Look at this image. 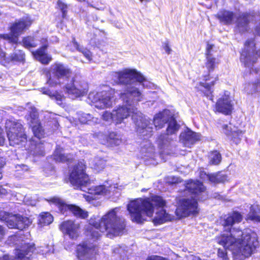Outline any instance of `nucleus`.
<instances>
[{
	"instance_id": "nucleus-2",
	"label": "nucleus",
	"mask_w": 260,
	"mask_h": 260,
	"mask_svg": "<svg viewBox=\"0 0 260 260\" xmlns=\"http://www.w3.org/2000/svg\"><path fill=\"white\" fill-rule=\"evenodd\" d=\"M116 208L112 209L98 221H94L86 228L85 233L92 239L98 240L106 232L107 236H118L126 231V221L117 215Z\"/></svg>"
},
{
	"instance_id": "nucleus-44",
	"label": "nucleus",
	"mask_w": 260,
	"mask_h": 260,
	"mask_svg": "<svg viewBox=\"0 0 260 260\" xmlns=\"http://www.w3.org/2000/svg\"><path fill=\"white\" fill-rule=\"evenodd\" d=\"M252 84L251 92L252 93L260 92V79L256 80L252 83Z\"/></svg>"
},
{
	"instance_id": "nucleus-37",
	"label": "nucleus",
	"mask_w": 260,
	"mask_h": 260,
	"mask_svg": "<svg viewBox=\"0 0 260 260\" xmlns=\"http://www.w3.org/2000/svg\"><path fill=\"white\" fill-rule=\"evenodd\" d=\"M29 224L30 221L28 217L17 215L16 229H18L20 231L23 230L28 228Z\"/></svg>"
},
{
	"instance_id": "nucleus-57",
	"label": "nucleus",
	"mask_w": 260,
	"mask_h": 260,
	"mask_svg": "<svg viewBox=\"0 0 260 260\" xmlns=\"http://www.w3.org/2000/svg\"><path fill=\"white\" fill-rule=\"evenodd\" d=\"M74 46L76 49L79 51V49H83V48L80 47V44L76 41H73Z\"/></svg>"
},
{
	"instance_id": "nucleus-7",
	"label": "nucleus",
	"mask_w": 260,
	"mask_h": 260,
	"mask_svg": "<svg viewBox=\"0 0 260 260\" xmlns=\"http://www.w3.org/2000/svg\"><path fill=\"white\" fill-rule=\"evenodd\" d=\"M5 131L11 146H15L27 142V136L25 128L20 123L7 120L5 123Z\"/></svg>"
},
{
	"instance_id": "nucleus-15",
	"label": "nucleus",
	"mask_w": 260,
	"mask_h": 260,
	"mask_svg": "<svg viewBox=\"0 0 260 260\" xmlns=\"http://www.w3.org/2000/svg\"><path fill=\"white\" fill-rule=\"evenodd\" d=\"M43 45L35 51H32L34 57L43 64H48L52 60V57L48 54L47 50L49 47L46 38H42Z\"/></svg>"
},
{
	"instance_id": "nucleus-51",
	"label": "nucleus",
	"mask_w": 260,
	"mask_h": 260,
	"mask_svg": "<svg viewBox=\"0 0 260 260\" xmlns=\"http://www.w3.org/2000/svg\"><path fill=\"white\" fill-rule=\"evenodd\" d=\"M214 47L213 44H210L209 43H207L206 48V52H205V56H211V50Z\"/></svg>"
},
{
	"instance_id": "nucleus-47",
	"label": "nucleus",
	"mask_w": 260,
	"mask_h": 260,
	"mask_svg": "<svg viewBox=\"0 0 260 260\" xmlns=\"http://www.w3.org/2000/svg\"><path fill=\"white\" fill-rule=\"evenodd\" d=\"M224 250H222L219 248L217 251V255L223 260H228L229 259V257L226 252L227 249H225L224 248Z\"/></svg>"
},
{
	"instance_id": "nucleus-33",
	"label": "nucleus",
	"mask_w": 260,
	"mask_h": 260,
	"mask_svg": "<svg viewBox=\"0 0 260 260\" xmlns=\"http://www.w3.org/2000/svg\"><path fill=\"white\" fill-rule=\"evenodd\" d=\"M40 91L43 94L49 96L52 99H55L57 102H62L63 96L57 91L52 92L48 88L43 87L40 88Z\"/></svg>"
},
{
	"instance_id": "nucleus-45",
	"label": "nucleus",
	"mask_w": 260,
	"mask_h": 260,
	"mask_svg": "<svg viewBox=\"0 0 260 260\" xmlns=\"http://www.w3.org/2000/svg\"><path fill=\"white\" fill-rule=\"evenodd\" d=\"M199 171V176L203 180H209V174H207L203 168H200Z\"/></svg>"
},
{
	"instance_id": "nucleus-49",
	"label": "nucleus",
	"mask_w": 260,
	"mask_h": 260,
	"mask_svg": "<svg viewBox=\"0 0 260 260\" xmlns=\"http://www.w3.org/2000/svg\"><path fill=\"white\" fill-rule=\"evenodd\" d=\"M221 128L224 133L227 136L230 135V134L233 132L231 131V129L229 127L228 124H222L221 125Z\"/></svg>"
},
{
	"instance_id": "nucleus-20",
	"label": "nucleus",
	"mask_w": 260,
	"mask_h": 260,
	"mask_svg": "<svg viewBox=\"0 0 260 260\" xmlns=\"http://www.w3.org/2000/svg\"><path fill=\"white\" fill-rule=\"evenodd\" d=\"M36 249L35 244L25 243L19 248L15 249V256L13 260H22L27 255H31Z\"/></svg>"
},
{
	"instance_id": "nucleus-61",
	"label": "nucleus",
	"mask_w": 260,
	"mask_h": 260,
	"mask_svg": "<svg viewBox=\"0 0 260 260\" xmlns=\"http://www.w3.org/2000/svg\"><path fill=\"white\" fill-rule=\"evenodd\" d=\"M5 142V139L3 136L2 133L0 132V145H3Z\"/></svg>"
},
{
	"instance_id": "nucleus-54",
	"label": "nucleus",
	"mask_w": 260,
	"mask_h": 260,
	"mask_svg": "<svg viewBox=\"0 0 260 260\" xmlns=\"http://www.w3.org/2000/svg\"><path fill=\"white\" fill-rule=\"evenodd\" d=\"M6 60V53L0 48V60L1 61H5Z\"/></svg>"
},
{
	"instance_id": "nucleus-1",
	"label": "nucleus",
	"mask_w": 260,
	"mask_h": 260,
	"mask_svg": "<svg viewBox=\"0 0 260 260\" xmlns=\"http://www.w3.org/2000/svg\"><path fill=\"white\" fill-rule=\"evenodd\" d=\"M243 218L242 214L238 211H233L225 215L221 225L224 232L229 234H221L216 237V240L225 249L232 250L238 255L248 257L255 250L258 241L255 236L249 233L233 227L234 224L240 223Z\"/></svg>"
},
{
	"instance_id": "nucleus-52",
	"label": "nucleus",
	"mask_w": 260,
	"mask_h": 260,
	"mask_svg": "<svg viewBox=\"0 0 260 260\" xmlns=\"http://www.w3.org/2000/svg\"><path fill=\"white\" fill-rule=\"evenodd\" d=\"M163 48L166 51L168 54H170L171 53L172 50L170 47L169 42H165L163 45Z\"/></svg>"
},
{
	"instance_id": "nucleus-19",
	"label": "nucleus",
	"mask_w": 260,
	"mask_h": 260,
	"mask_svg": "<svg viewBox=\"0 0 260 260\" xmlns=\"http://www.w3.org/2000/svg\"><path fill=\"white\" fill-rule=\"evenodd\" d=\"M254 17V15L250 12H243L240 14L236 20V28L240 33L247 31L250 20Z\"/></svg>"
},
{
	"instance_id": "nucleus-12",
	"label": "nucleus",
	"mask_w": 260,
	"mask_h": 260,
	"mask_svg": "<svg viewBox=\"0 0 260 260\" xmlns=\"http://www.w3.org/2000/svg\"><path fill=\"white\" fill-rule=\"evenodd\" d=\"M76 256L78 260H96L99 254V245L83 241L76 246Z\"/></svg>"
},
{
	"instance_id": "nucleus-43",
	"label": "nucleus",
	"mask_w": 260,
	"mask_h": 260,
	"mask_svg": "<svg viewBox=\"0 0 260 260\" xmlns=\"http://www.w3.org/2000/svg\"><path fill=\"white\" fill-rule=\"evenodd\" d=\"M17 215L11 216L6 220L7 225L10 229H16Z\"/></svg>"
},
{
	"instance_id": "nucleus-22",
	"label": "nucleus",
	"mask_w": 260,
	"mask_h": 260,
	"mask_svg": "<svg viewBox=\"0 0 260 260\" xmlns=\"http://www.w3.org/2000/svg\"><path fill=\"white\" fill-rule=\"evenodd\" d=\"M126 105L119 106L115 111L114 115L116 119L119 122L128 117L132 113L134 112V108L131 104L126 103Z\"/></svg>"
},
{
	"instance_id": "nucleus-16",
	"label": "nucleus",
	"mask_w": 260,
	"mask_h": 260,
	"mask_svg": "<svg viewBox=\"0 0 260 260\" xmlns=\"http://www.w3.org/2000/svg\"><path fill=\"white\" fill-rule=\"evenodd\" d=\"M185 189L196 198H198L207 190L204 183L199 180L189 179L185 183Z\"/></svg>"
},
{
	"instance_id": "nucleus-40",
	"label": "nucleus",
	"mask_w": 260,
	"mask_h": 260,
	"mask_svg": "<svg viewBox=\"0 0 260 260\" xmlns=\"http://www.w3.org/2000/svg\"><path fill=\"white\" fill-rule=\"evenodd\" d=\"M25 54L24 52L19 50L17 52L13 53L11 56V60L12 61L24 62L25 61Z\"/></svg>"
},
{
	"instance_id": "nucleus-53",
	"label": "nucleus",
	"mask_w": 260,
	"mask_h": 260,
	"mask_svg": "<svg viewBox=\"0 0 260 260\" xmlns=\"http://www.w3.org/2000/svg\"><path fill=\"white\" fill-rule=\"evenodd\" d=\"M20 236H19V235L17 233H16L15 234L11 236L9 238H10V240L15 243V244H17L16 243H15V241L16 240H17L18 239V238H19Z\"/></svg>"
},
{
	"instance_id": "nucleus-17",
	"label": "nucleus",
	"mask_w": 260,
	"mask_h": 260,
	"mask_svg": "<svg viewBox=\"0 0 260 260\" xmlns=\"http://www.w3.org/2000/svg\"><path fill=\"white\" fill-rule=\"evenodd\" d=\"M234 110L233 104L228 96H224L219 98L215 105L214 111L225 115H230Z\"/></svg>"
},
{
	"instance_id": "nucleus-24",
	"label": "nucleus",
	"mask_w": 260,
	"mask_h": 260,
	"mask_svg": "<svg viewBox=\"0 0 260 260\" xmlns=\"http://www.w3.org/2000/svg\"><path fill=\"white\" fill-rule=\"evenodd\" d=\"M215 17L220 23L229 25L233 22L235 14L233 11L222 9L216 14Z\"/></svg>"
},
{
	"instance_id": "nucleus-26",
	"label": "nucleus",
	"mask_w": 260,
	"mask_h": 260,
	"mask_svg": "<svg viewBox=\"0 0 260 260\" xmlns=\"http://www.w3.org/2000/svg\"><path fill=\"white\" fill-rule=\"evenodd\" d=\"M31 128L34 136L39 140L45 137V130L43 128L41 122L38 117L34 116L30 120Z\"/></svg>"
},
{
	"instance_id": "nucleus-62",
	"label": "nucleus",
	"mask_w": 260,
	"mask_h": 260,
	"mask_svg": "<svg viewBox=\"0 0 260 260\" xmlns=\"http://www.w3.org/2000/svg\"><path fill=\"white\" fill-rule=\"evenodd\" d=\"M259 71V70L257 68H254V69H250V73H251L253 72H254L255 73H257Z\"/></svg>"
},
{
	"instance_id": "nucleus-30",
	"label": "nucleus",
	"mask_w": 260,
	"mask_h": 260,
	"mask_svg": "<svg viewBox=\"0 0 260 260\" xmlns=\"http://www.w3.org/2000/svg\"><path fill=\"white\" fill-rule=\"evenodd\" d=\"M227 175L223 174L220 171L209 174V181L213 184L223 183L228 180Z\"/></svg>"
},
{
	"instance_id": "nucleus-32",
	"label": "nucleus",
	"mask_w": 260,
	"mask_h": 260,
	"mask_svg": "<svg viewBox=\"0 0 260 260\" xmlns=\"http://www.w3.org/2000/svg\"><path fill=\"white\" fill-rule=\"evenodd\" d=\"M168 118L166 119L164 113L159 112L157 113L153 119V123L155 127L157 129H160L164 127L166 123L168 122Z\"/></svg>"
},
{
	"instance_id": "nucleus-14",
	"label": "nucleus",
	"mask_w": 260,
	"mask_h": 260,
	"mask_svg": "<svg viewBox=\"0 0 260 260\" xmlns=\"http://www.w3.org/2000/svg\"><path fill=\"white\" fill-rule=\"evenodd\" d=\"M66 93L73 98H78L85 95L88 92L86 86L79 83H75V79L72 78L70 83H68L64 86Z\"/></svg>"
},
{
	"instance_id": "nucleus-5",
	"label": "nucleus",
	"mask_w": 260,
	"mask_h": 260,
	"mask_svg": "<svg viewBox=\"0 0 260 260\" xmlns=\"http://www.w3.org/2000/svg\"><path fill=\"white\" fill-rule=\"evenodd\" d=\"M33 21V20L29 16L22 17L14 21L9 27L10 34H1L0 38L8 41L11 44H18L19 37L29 29Z\"/></svg>"
},
{
	"instance_id": "nucleus-31",
	"label": "nucleus",
	"mask_w": 260,
	"mask_h": 260,
	"mask_svg": "<svg viewBox=\"0 0 260 260\" xmlns=\"http://www.w3.org/2000/svg\"><path fill=\"white\" fill-rule=\"evenodd\" d=\"M21 44L23 47L27 49L35 48L38 45V44L36 43V37L31 35L23 37Z\"/></svg>"
},
{
	"instance_id": "nucleus-25",
	"label": "nucleus",
	"mask_w": 260,
	"mask_h": 260,
	"mask_svg": "<svg viewBox=\"0 0 260 260\" xmlns=\"http://www.w3.org/2000/svg\"><path fill=\"white\" fill-rule=\"evenodd\" d=\"M180 140L185 146H190L199 140L197 133L191 130L182 133L180 136Z\"/></svg>"
},
{
	"instance_id": "nucleus-4",
	"label": "nucleus",
	"mask_w": 260,
	"mask_h": 260,
	"mask_svg": "<svg viewBox=\"0 0 260 260\" xmlns=\"http://www.w3.org/2000/svg\"><path fill=\"white\" fill-rule=\"evenodd\" d=\"M166 205V202L162 197L153 195L131 201L127 205V209L133 222L142 223L146 220L145 216H153L155 207L163 208Z\"/></svg>"
},
{
	"instance_id": "nucleus-18",
	"label": "nucleus",
	"mask_w": 260,
	"mask_h": 260,
	"mask_svg": "<svg viewBox=\"0 0 260 260\" xmlns=\"http://www.w3.org/2000/svg\"><path fill=\"white\" fill-rule=\"evenodd\" d=\"M112 98V96L109 91H102L96 93L94 95L92 102L94 104V106L96 108L103 109L111 106Z\"/></svg>"
},
{
	"instance_id": "nucleus-9",
	"label": "nucleus",
	"mask_w": 260,
	"mask_h": 260,
	"mask_svg": "<svg viewBox=\"0 0 260 260\" xmlns=\"http://www.w3.org/2000/svg\"><path fill=\"white\" fill-rule=\"evenodd\" d=\"M86 166L84 162L79 161L73 166L70 172L69 180L73 186L81 189L90 182L89 175L86 173Z\"/></svg>"
},
{
	"instance_id": "nucleus-8",
	"label": "nucleus",
	"mask_w": 260,
	"mask_h": 260,
	"mask_svg": "<svg viewBox=\"0 0 260 260\" xmlns=\"http://www.w3.org/2000/svg\"><path fill=\"white\" fill-rule=\"evenodd\" d=\"M243 45L244 48L240 52V61L244 67H252L260 57V48L256 49V43L254 38L246 40Z\"/></svg>"
},
{
	"instance_id": "nucleus-48",
	"label": "nucleus",
	"mask_w": 260,
	"mask_h": 260,
	"mask_svg": "<svg viewBox=\"0 0 260 260\" xmlns=\"http://www.w3.org/2000/svg\"><path fill=\"white\" fill-rule=\"evenodd\" d=\"M79 51L81 52L88 60H90L92 59V54L90 50L87 48L79 49Z\"/></svg>"
},
{
	"instance_id": "nucleus-42",
	"label": "nucleus",
	"mask_w": 260,
	"mask_h": 260,
	"mask_svg": "<svg viewBox=\"0 0 260 260\" xmlns=\"http://www.w3.org/2000/svg\"><path fill=\"white\" fill-rule=\"evenodd\" d=\"M107 143L110 145H117L119 144V140L117 138V135L114 132L110 133L106 137Z\"/></svg>"
},
{
	"instance_id": "nucleus-28",
	"label": "nucleus",
	"mask_w": 260,
	"mask_h": 260,
	"mask_svg": "<svg viewBox=\"0 0 260 260\" xmlns=\"http://www.w3.org/2000/svg\"><path fill=\"white\" fill-rule=\"evenodd\" d=\"M173 219V215L169 214L167 213L166 210L161 209L156 213L155 216L153 219V221L154 224L158 225L171 221Z\"/></svg>"
},
{
	"instance_id": "nucleus-58",
	"label": "nucleus",
	"mask_w": 260,
	"mask_h": 260,
	"mask_svg": "<svg viewBox=\"0 0 260 260\" xmlns=\"http://www.w3.org/2000/svg\"><path fill=\"white\" fill-rule=\"evenodd\" d=\"M74 46L76 49L79 51V49H83V48L80 47V44L76 41H73Z\"/></svg>"
},
{
	"instance_id": "nucleus-13",
	"label": "nucleus",
	"mask_w": 260,
	"mask_h": 260,
	"mask_svg": "<svg viewBox=\"0 0 260 260\" xmlns=\"http://www.w3.org/2000/svg\"><path fill=\"white\" fill-rule=\"evenodd\" d=\"M59 229L64 236L73 240H77L80 236L81 225L75 220L68 219L61 222Z\"/></svg>"
},
{
	"instance_id": "nucleus-50",
	"label": "nucleus",
	"mask_w": 260,
	"mask_h": 260,
	"mask_svg": "<svg viewBox=\"0 0 260 260\" xmlns=\"http://www.w3.org/2000/svg\"><path fill=\"white\" fill-rule=\"evenodd\" d=\"M94 190L95 194H100L105 192V187L104 185L95 186Z\"/></svg>"
},
{
	"instance_id": "nucleus-35",
	"label": "nucleus",
	"mask_w": 260,
	"mask_h": 260,
	"mask_svg": "<svg viewBox=\"0 0 260 260\" xmlns=\"http://www.w3.org/2000/svg\"><path fill=\"white\" fill-rule=\"evenodd\" d=\"M53 160L57 162H70L72 159L68 157V155L63 153L59 149H56L53 154Z\"/></svg>"
},
{
	"instance_id": "nucleus-46",
	"label": "nucleus",
	"mask_w": 260,
	"mask_h": 260,
	"mask_svg": "<svg viewBox=\"0 0 260 260\" xmlns=\"http://www.w3.org/2000/svg\"><path fill=\"white\" fill-rule=\"evenodd\" d=\"M93 168L97 171L103 170L105 167L104 161L102 160H98L93 164Z\"/></svg>"
},
{
	"instance_id": "nucleus-23",
	"label": "nucleus",
	"mask_w": 260,
	"mask_h": 260,
	"mask_svg": "<svg viewBox=\"0 0 260 260\" xmlns=\"http://www.w3.org/2000/svg\"><path fill=\"white\" fill-rule=\"evenodd\" d=\"M56 6V8L59 9L61 13V19H59V17L55 18L56 26L58 27L62 28L66 26L64 19H67L68 5L62 0H57Z\"/></svg>"
},
{
	"instance_id": "nucleus-59",
	"label": "nucleus",
	"mask_w": 260,
	"mask_h": 260,
	"mask_svg": "<svg viewBox=\"0 0 260 260\" xmlns=\"http://www.w3.org/2000/svg\"><path fill=\"white\" fill-rule=\"evenodd\" d=\"M7 193V190L6 189L3 187L2 185H0V196L4 195Z\"/></svg>"
},
{
	"instance_id": "nucleus-55",
	"label": "nucleus",
	"mask_w": 260,
	"mask_h": 260,
	"mask_svg": "<svg viewBox=\"0 0 260 260\" xmlns=\"http://www.w3.org/2000/svg\"><path fill=\"white\" fill-rule=\"evenodd\" d=\"M5 234L4 228L2 225H0V241L4 238Z\"/></svg>"
},
{
	"instance_id": "nucleus-6",
	"label": "nucleus",
	"mask_w": 260,
	"mask_h": 260,
	"mask_svg": "<svg viewBox=\"0 0 260 260\" xmlns=\"http://www.w3.org/2000/svg\"><path fill=\"white\" fill-rule=\"evenodd\" d=\"M43 73L47 78L46 83L50 87H56L60 85L61 78H69L72 72L63 63L55 62L50 69H45Z\"/></svg>"
},
{
	"instance_id": "nucleus-56",
	"label": "nucleus",
	"mask_w": 260,
	"mask_h": 260,
	"mask_svg": "<svg viewBox=\"0 0 260 260\" xmlns=\"http://www.w3.org/2000/svg\"><path fill=\"white\" fill-rule=\"evenodd\" d=\"M74 46L76 49L79 51V49H83V48L80 47V44L76 41H73Z\"/></svg>"
},
{
	"instance_id": "nucleus-39",
	"label": "nucleus",
	"mask_w": 260,
	"mask_h": 260,
	"mask_svg": "<svg viewBox=\"0 0 260 260\" xmlns=\"http://www.w3.org/2000/svg\"><path fill=\"white\" fill-rule=\"evenodd\" d=\"M167 135V133L161 134L157 137L156 141L159 149H164L169 143Z\"/></svg>"
},
{
	"instance_id": "nucleus-27",
	"label": "nucleus",
	"mask_w": 260,
	"mask_h": 260,
	"mask_svg": "<svg viewBox=\"0 0 260 260\" xmlns=\"http://www.w3.org/2000/svg\"><path fill=\"white\" fill-rule=\"evenodd\" d=\"M247 222L253 221L260 223V205L257 204L251 205L248 213L245 217Z\"/></svg>"
},
{
	"instance_id": "nucleus-21",
	"label": "nucleus",
	"mask_w": 260,
	"mask_h": 260,
	"mask_svg": "<svg viewBox=\"0 0 260 260\" xmlns=\"http://www.w3.org/2000/svg\"><path fill=\"white\" fill-rule=\"evenodd\" d=\"M203 80L204 82H200L199 85L202 87H204L206 89V91L203 92L204 96L208 97L212 94L213 90L212 89V87L214 86L216 82L219 80V77L218 75H216L214 80L209 83L207 82L210 80L213 77L211 76L210 73L208 72L207 74L203 76Z\"/></svg>"
},
{
	"instance_id": "nucleus-11",
	"label": "nucleus",
	"mask_w": 260,
	"mask_h": 260,
	"mask_svg": "<svg viewBox=\"0 0 260 260\" xmlns=\"http://www.w3.org/2000/svg\"><path fill=\"white\" fill-rule=\"evenodd\" d=\"M48 202L56 206L60 213L67 215L68 212H70L77 218L86 219L88 216L87 211L81 209L75 204H68L59 198L54 197L51 198Z\"/></svg>"
},
{
	"instance_id": "nucleus-64",
	"label": "nucleus",
	"mask_w": 260,
	"mask_h": 260,
	"mask_svg": "<svg viewBox=\"0 0 260 260\" xmlns=\"http://www.w3.org/2000/svg\"><path fill=\"white\" fill-rule=\"evenodd\" d=\"M151 0H139V1L141 3H148L149 2H150Z\"/></svg>"
},
{
	"instance_id": "nucleus-60",
	"label": "nucleus",
	"mask_w": 260,
	"mask_h": 260,
	"mask_svg": "<svg viewBox=\"0 0 260 260\" xmlns=\"http://www.w3.org/2000/svg\"><path fill=\"white\" fill-rule=\"evenodd\" d=\"M256 35L260 36V25H257L254 28Z\"/></svg>"
},
{
	"instance_id": "nucleus-3",
	"label": "nucleus",
	"mask_w": 260,
	"mask_h": 260,
	"mask_svg": "<svg viewBox=\"0 0 260 260\" xmlns=\"http://www.w3.org/2000/svg\"><path fill=\"white\" fill-rule=\"evenodd\" d=\"M117 83L119 85L126 86L123 92L119 96L126 103H138L143 99V95L140 90L131 85L134 82L140 84L147 81L146 78L140 72L134 69H124L122 71L117 72Z\"/></svg>"
},
{
	"instance_id": "nucleus-34",
	"label": "nucleus",
	"mask_w": 260,
	"mask_h": 260,
	"mask_svg": "<svg viewBox=\"0 0 260 260\" xmlns=\"http://www.w3.org/2000/svg\"><path fill=\"white\" fill-rule=\"evenodd\" d=\"M53 217L49 212H44L41 214L38 219V224L41 226L48 225L53 222Z\"/></svg>"
},
{
	"instance_id": "nucleus-63",
	"label": "nucleus",
	"mask_w": 260,
	"mask_h": 260,
	"mask_svg": "<svg viewBox=\"0 0 260 260\" xmlns=\"http://www.w3.org/2000/svg\"><path fill=\"white\" fill-rule=\"evenodd\" d=\"M83 116H82V117L79 119L80 122H81V123H84V124L86 123L87 122V121H86V120H85L83 119Z\"/></svg>"
},
{
	"instance_id": "nucleus-29",
	"label": "nucleus",
	"mask_w": 260,
	"mask_h": 260,
	"mask_svg": "<svg viewBox=\"0 0 260 260\" xmlns=\"http://www.w3.org/2000/svg\"><path fill=\"white\" fill-rule=\"evenodd\" d=\"M168 125L166 129L167 135H172L175 134L180 128V125L177 122L173 115H170L168 117Z\"/></svg>"
},
{
	"instance_id": "nucleus-36",
	"label": "nucleus",
	"mask_w": 260,
	"mask_h": 260,
	"mask_svg": "<svg viewBox=\"0 0 260 260\" xmlns=\"http://www.w3.org/2000/svg\"><path fill=\"white\" fill-rule=\"evenodd\" d=\"M209 164L210 165H217L221 161L222 157L218 150L211 151L209 155Z\"/></svg>"
},
{
	"instance_id": "nucleus-10",
	"label": "nucleus",
	"mask_w": 260,
	"mask_h": 260,
	"mask_svg": "<svg viewBox=\"0 0 260 260\" xmlns=\"http://www.w3.org/2000/svg\"><path fill=\"white\" fill-rule=\"evenodd\" d=\"M177 204L175 213L178 219L196 216L199 213L198 202L194 198L179 199Z\"/></svg>"
},
{
	"instance_id": "nucleus-38",
	"label": "nucleus",
	"mask_w": 260,
	"mask_h": 260,
	"mask_svg": "<svg viewBox=\"0 0 260 260\" xmlns=\"http://www.w3.org/2000/svg\"><path fill=\"white\" fill-rule=\"evenodd\" d=\"M218 63L219 61L217 60L216 58L211 56L206 57L205 66L209 73L213 72Z\"/></svg>"
},
{
	"instance_id": "nucleus-41",
	"label": "nucleus",
	"mask_w": 260,
	"mask_h": 260,
	"mask_svg": "<svg viewBox=\"0 0 260 260\" xmlns=\"http://www.w3.org/2000/svg\"><path fill=\"white\" fill-rule=\"evenodd\" d=\"M243 134V132L242 131L238 130L235 131H233L231 134L228 137H230V140L232 141L234 143L236 144H238L240 143L241 137Z\"/></svg>"
}]
</instances>
